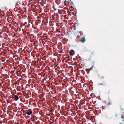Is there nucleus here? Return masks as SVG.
<instances>
[{"instance_id":"obj_1","label":"nucleus","mask_w":124,"mask_h":124,"mask_svg":"<svg viewBox=\"0 0 124 124\" xmlns=\"http://www.w3.org/2000/svg\"><path fill=\"white\" fill-rule=\"evenodd\" d=\"M62 12L65 13H66V12H68V11H69V10L68 8L66 7L64 8H63V9H62Z\"/></svg>"},{"instance_id":"obj_2","label":"nucleus","mask_w":124,"mask_h":124,"mask_svg":"<svg viewBox=\"0 0 124 124\" xmlns=\"http://www.w3.org/2000/svg\"><path fill=\"white\" fill-rule=\"evenodd\" d=\"M26 112L28 115H30L32 113V112L31 110L30 109H29L27 110Z\"/></svg>"},{"instance_id":"obj_3","label":"nucleus","mask_w":124,"mask_h":124,"mask_svg":"<svg viewBox=\"0 0 124 124\" xmlns=\"http://www.w3.org/2000/svg\"><path fill=\"white\" fill-rule=\"evenodd\" d=\"M69 54L70 55H73L74 54V50H70L69 52Z\"/></svg>"},{"instance_id":"obj_4","label":"nucleus","mask_w":124,"mask_h":124,"mask_svg":"<svg viewBox=\"0 0 124 124\" xmlns=\"http://www.w3.org/2000/svg\"><path fill=\"white\" fill-rule=\"evenodd\" d=\"M86 40L85 37H82L81 39L80 40V41L81 42H84Z\"/></svg>"},{"instance_id":"obj_5","label":"nucleus","mask_w":124,"mask_h":124,"mask_svg":"<svg viewBox=\"0 0 124 124\" xmlns=\"http://www.w3.org/2000/svg\"><path fill=\"white\" fill-rule=\"evenodd\" d=\"M14 97L16 100H18L19 98L18 96L16 95H15L14 96Z\"/></svg>"},{"instance_id":"obj_6","label":"nucleus","mask_w":124,"mask_h":124,"mask_svg":"<svg viewBox=\"0 0 124 124\" xmlns=\"http://www.w3.org/2000/svg\"><path fill=\"white\" fill-rule=\"evenodd\" d=\"M0 51H1V52H2L3 51V49L2 48H0Z\"/></svg>"},{"instance_id":"obj_7","label":"nucleus","mask_w":124,"mask_h":124,"mask_svg":"<svg viewBox=\"0 0 124 124\" xmlns=\"http://www.w3.org/2000/svg\"><path fill=\"white\" fill-rule=\"evenodd\" d=\"M66 19H68V18H66Z\"/></svg>"},{"instance_id":"obj_8","label":"nucleus","mask_w":124,"mask_h":124,"mask_svg":"<svg viewBox=\"0 0 124 124\" xmlns=\"http://www.w3.org/2000/svg\"><path fill=\"white\" fill-rule=\"evenodd\" d=\"M36 25H37V23H36Z\"/></svg>"},{"instance_id":"obj_9","label":"nucleus","mask_w":124,"mask_h":124,"mask_svg":"<svg viewBox=\"0 0 124 124\" xmlns=\"http://www.w3.org/2000/svg\"><path fill=\"white\" fill-rule=\"evenodd\" d=\"M77 13H75V14H77Z\"/></svg>"},{"instance_id":"obj_10","label":"nucleus","mask_w":124,"mask_h":124,"mask_svg":"<svg viewBox=\"0 0 124 124\" xmlns=\"http://www.w3.org/2000/svg\"><path fill=\"white\" fill-rule=\"evenodd\" d=\"M71 78H72V77H71Z\"/></svg>"}]
</instances>
